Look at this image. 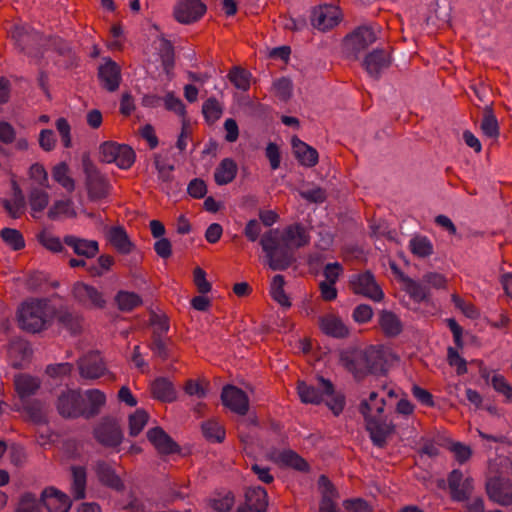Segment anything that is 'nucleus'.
I'll return each mask as SVG.
<instances>
[{"label": "nucleus", "instance_id": "7c9ffc66", "mask_svg": "<svg viewBox=\"0 0 512 512\" xmlns=\"http://www.w3.org/2000/svg\"><path fill=\"white\" fill-rule=\"evenodd\" d=\"M237 175V164L231 158L223 159L214 172V179L218 185H227Z\"/></svg>", "mask_w": 512, "mask_h": 512}, {"label": "nucleus", "instance_id": "20e7f679", "mask_svg": "<svg viewBox=\"0 0 512 512\" xmlns=\"http://www.w3.org/2000/svg\"><path fill=\"white\" fill-rule=\"evenodd\" d=\"M359 412L365 420L366 429L370 434L374 446L382 448L386 445L387 438L394 432L395 426L382 415L369 413V406L366 402H360Z\"/></svg>", "mask_w": 512, "mask_h": 512}, {"label": "nucleus", "instance_id": "1a4fd4ad", "mask_svg": "<svg viewBox=\"0 0 512 512\" xmlns=\"http://www.w3.org/2000/svg\"><path fill=\"white\" fill-rule=\"evenodd\" d=\"M375 41L376 34L373 28L364 25L356 28L352 33L347 35L344 45L346 50L357 58L358 54L366 50Z\"/></svg>", "mask_w": 512, "mask_h": 512}, {"label": "nucleus", "instance_id": "dca6fc26", "mask_svg": "<svg viewBox=\"0 0 512 512\" xmlns=\"http://www.w3.org/2000/svg\"><path fill=\"white\" fill-rule=\"evenodd\" d=\"M490 500L502 506L512 504V481L503 477L490 478L486 483Z\"/></svg>", "mask_w": 512, "mask_h": 512}, {"label": "nucleus", "instance_id": "7ed1b4c3", "mask_svg": "<svg viewBox=\"0 0 512 512\" xmlns=\"http://www.w3.org/2000/svg\"><path fill=\"white\" fill-rule=\"evenodd\" d=\"M55 313L46 300L33 299L23 303L18 312L19 325L23 330L37 333L45 329Z\"/></svg>", "mask_w": 512, "mask_h": 512}, {"label": "nucleus", "instance_id": "4468645a", "mask_svg": "<svg viewBox=\"0 0 512 512\" xmlns=\"http://www.w3.org/2000/svg\"><path fill=\"white\" fill-rule=\"evenodd\" d=\"M341 13L339 9L333 5H321L313 9L311 14V24L320 31H327L340 22Z\"/></svg>", "mask_w": 512, "mask_h": 512}, {"label": "nucleus", "instance_id": "a878e982", "mask_svg": "<svg viewBox=\"0 0 512 512\" xmlns=\"http://www.w3.org/2000/svg\"><path fill=\"white\" fill-rule=\"evenodd\" d=\"M95 472L99 481L103 485L117 491L124 488L121 478L116 474L115 470L109 463L105 461H98L95 464Z\"/></svg>", "mask_w": 512, "mask_h": 512}, {"label": "nucleus", "instance_id": "cd10ccee", "mask_svg": "<svg viewBox=\"0 0 512 512\" xmlns=\"http://www.w3.org/2000/svg\"><path fill=\"white\" fill-rule=\"evenodd\" d=\"M267 491L261 487H253L247 490L245 494V505L242 508H249L256 512H265L268 505Z\"/></svg>", "mask_w": 512, "mask_h": 512}, {"label": "nucleus", "instance_id": "09e8293b", "mask_svg": "<svg viewBox=\"0 0 512 512\" xmlns=\"http://www.w3.org/2000/svg\"><path fill=\"white\" fill-rule=\"evenodd\" d=\"M174 48L171 42L162 37V70L169 80L173 78Z\"/></svg>", "mask_w": 512, "mask_h": 512}, {"label": "nucleus", "instance_id": "c756f323", "mask_svg": "<svg viewBox=\"0 0 512 512\" xmlns=\"http://www.w3.org/2000/svg\"><path fill=\"white\" fill-rule=\"evenodd\" d=\"M379 325L387 337H396L403 330V325L399 317L388 310L381 311Z\"/></svg>", "mask_w": 512, "mask_h": 512}, {"label": "nucleus", "instance_id": "0e129e2a", "mask_svg": "<svg viewBox=\"0 0 512 512\" xmlns=\"http://www.w3.org/2000/svg\"><path fill=\"white\" fill-rule=\"evenodd\" d=\"M343 506L347 512H373L372 506L363 498L347 499Z\"/></svg>", "mask_w": 512, "mask_h": 512}, {"label": "nucleus", "instance_id": "473e14b6", "mask_svg": "<svg viewBox=\"0 0 512 512\" xmlns=\"http://www.w3.org/2000/svg\"><path fill=\"white\" fill-rule=\"evenodd\" d=\"M162 369H172V364H166L167 360L171 362L176 360V348L173 341L170 338L164 339V334L169 330L168 318L162 313Z\"/></svg>", "mask_w": 512, "mask_h": 512}, {"label": "nucleus", "instance_id": "c03bdc74", "mask_svg": "<svg viewBox=\"0 0 512 512\" xmlns=\"http://www.w3.org/2000/svg\"><path fill=\"white\" fill-rule=\"evenodd\" d=\"M411 252L420 258H426L433 254V244L426 236H415L409 241Z\"/></svg>", "mask_w": 512, "mask_h": 512}, {"label": "nucleus", "instance_id": "c85d7f7f", "mask_svg": "<svg viewBox=\"0 0 512 512\" xmlns=\"http://www.w3.org/2000/svg\"><path fill=\"white\" fill-rule=\"evenodd\" d=\"M108 239L111 245L121 254H129L134 248L123 227L115 226L110 228Z\"/></svg>", "mask_w": 512, "mask_h": 512}, {"label": "nucleus", "instance_id": "5701e85b", "mask_svg": "<svg viewBox=\"0 0 512 512\" xmlns=\"http://www.w3.org/2000/svg\"><path fill=\"white\" fill-rule=\"evenodd\" d=\"M318 322L321 331L327 336L343 339L349 335L348 326L336 315L327 314L321 316Z\"/></svg>", "mask_w": 512, "mask_h": 512}, {"label": "nucleus", "instance_id": "6ab92c4d", "mask_svg": "<svg viewBox=\"0 0 512 512\" xmlns=\"http://www.w3.org/2000/svg\"><path fill=\"white\" fill-rule=\"evenodd\" d=\"M86 186L91 200H101L108 196L110 185L107 179L97 170L86 171Z\"/></svg>", "mask_w": 512, "mask_h": 512}, {"label": "nucleus", "instance_id": "a18cd8bd", "mask_svg": "<svg viewBox=\"0 0 512 512\" xmlns=\"http://www.w3.org/2000/svg\"><path fill=\"white\" fill-rule=\"evenodd\" d=\"M49 204V194L40 189L33 188L29 194V205L32 210L33 217H37L36 213L43 212Z\"/></svg>", "mask_w": 512, "mask_h": 512}, {"label": "nucleus", "instance_id": "412c9836", "mask_svg": "<svg viewBox=\"0 0 512 512\" xmlns=\"http://www.w3.org/2000/svg\"><path fill=\"white\" fill-rule=\"evenodd\" d=\"M49 512H68L71 507L69 497L61 491L50 487L41 494V501Z\"/></svg>", "mask_w": 512, "mask_h": 512}, {"label": "nucleus", "instance_id": "0eeeda50", "mask_svg": "<svg viewBox=\"0 0 512 512\" xmlns=\"http://www.w3.org/2000/svg\"><path fill=\"white\" fill-rule=\"evenodd\" d=\"M96 441L104 447H118L123 441V432L119 423L110 418L102 419L93 429Z\"/></svg>", "mask_w": 512, "mask_h": 512}, {"label": "nucleus", "instance_id": "4be33fe9", "mask_svg": "<svg viewBox=\"0 0 512 512\" xmlns=\"http://www.w3.org/2000/svg\"><path fill=\"white\" fill-rule=\"evenodd\" d=\"M318 485L322 493L319 512H339L335 503L339 493L333 483L327 476L321 475L318 479Z\"/></svg>", "mask_w": 512, "mask_h": 512}, {"label": "nucleus", "instance_id": "e2e57ef3", "mask_svg": "<svg viewBox=\"0 0 512 512\" xmlns=\"http://www.w3.org/2000/svg\"><path fill=\"white\" fill-rule=\"evenodd\" d=\"M450 451L454 454L455 459L459 464H464L472 455L470 446L461 442H453L449 447Z\"/></svg>", "mask_w": 512, "mask_h": 512}, {"label": "nucleus", "instance_id": "b1692460", "mask_svg": "<svg viewBox=\"0 0 512 512\" xmlns=\"http://www.w3.org/2000/svg\"><path fill=\"white\" fill-rule=\"evenodd\" d=\"M291 144L294 155L302 166L314 167L318 163L319 155L315 148L297 137L292 138Z\"/></svg>", "mask_w": 512, "mask_h": 512}, {"label": "nucleus", "instance_id": "f257e3e1", "mask_svg": "<svg viewBox=\"0 0 512 512\" xmlns=\"http://www.w3.org/2000/svg\"><path fill=\"white\" fill-rule=\"evenodd\" d=\"M309 243V230L301 223L286 226L281 237L279 229H269L264 232L260 239V246L265 254V262L273 271L288 269L295 260L292 248L299 249Z\"/></svg>", "mask_w": 512, "mask_h": 512}, {"label": "nucleus", "instance_id": "58836bf2", "mask_svg": "<svg viewBox=\"0 0 512 512\" xmlns=\"http://www.w3.org/2000/svg\"><path fill=\"white\" fill-rule=\"evenodd\" d=\"M52 177L67 192L71 193L75 190V181L70 176L69 167L65 162H61L53 167Z\"/></svg>", "mask_w": 512, "mask_h": 512}, {"label": "nucleus", "instance_id": "9d476101", "mask_svg": "<svg viewBox=\"0 0 512 512\" xmlns=\"http://www.w3.org/2000/svg\"><path fill=\"white\" fill-rule=\"evenodd\" d=\"M206 5L201 0H179L174 6V17L181 24L197 22L206 12Z\"/></svg>", "mask_w": 512, "mask_h": 512}, {"label": "nucleus", "instance_id": "ddd939ff", "mask_svg": "<svg viewBox=\"0 0 512 512\" xmlns=\"http://www.w3.org/2000/svg\"><path fill=\"white\" fill-rule=\"evenodd\" d=\"M79 374L88 380L98 379L108 373L107 367L98 352H91L78 361Z\"/></svg>", "mask_w": 512, "mask_h": 512}, {"label": "nucleus", "instance_id": "f03ea898", "mask_svg": "<svg viewBox=\"0 0 512 512\" xmlns=\"http://www.w3.org/2000/svg\"><path fill=\"white\" fill-rule=\"evenodd\" d=\"M339 363L360 380L368 374L384 375L387 372V361L383 352L375 346L361 349L356 346L339 351Z\"/></svg>", "mask_w": 512, "mask_h": 512}, {"label": "nucleus", "instance_id": "39448f33", "mask_svg": "<svg viewBox=\"0 0 512 512\" xmlns=\"http://www.w3.org/2000/svg\"><path fill=\"white\" fill-rule=\"evenodd\" d=\"M99 150L103 162L115 163L121 169H128L135 162V152L128 145L107 141L100 145Z\"/></svg>", "mask_w": 512, "mask_h": 512}, {"label": "nucleus", "instance_id": "864d4df0", "mask_svg": "<svg viewBox=\"0 0 512 512\" xmlns=\"http://www.w3.org/2000/svg\"><path fill=\"white\" fill-rule=\"evenodd\" d=\"M3 205L9 215L13 218H19L25 208V200L20 189H17L14 193L12 200H4Z\"/></svg>", "mask_w": 512, "mask_h": 512}, {"label": "nucleus", "instance_id": "338daca9", "mask_svg": "<svg viewBox=\"0 0 512 512\" xmlns=\"http://www.w3.org/2000/svg\"><path fill=\"white\" fill-rule=\"evenodd\" d=\"M187 193L195 199L204 198L207 193V185L205 181L201 178L192 179L188 183Z\"/></svg>", "mask_w": 512, "mask_h": 512}, {"label": "nucleus", "instance_id": "72a5a7b5", "mask_svg": "<svg viewBox=\"0 0 512 512\" xmlns=\"http://www.w3.org/2000/svg\"><path fill=\"white\" fill-rule=\"evenodd\" d=\"M47 216L51 220L75 217L76 211L73 201L71 199H60L54 201L48 210Z\"/></svg>", "mask_w": 512, "mask_h": 512}, {"label": "nucleus", "instance_id": "69168bd1", "mask_svg": "<svg viewBox=\"0 0 512 512\" xmlns=\"http://www.w3.org/2000/svg\"><path fill=\"white\" fill-rule=\"evenodd\" d=\"M194 284L200 294H207L211 291L212 285L206 279V272L200 268L196 267L193 272Z\"/></svg>", "mask_w": 512, "mask_h": 512}, {"label": "nucleus", "instance_id": "49530a36", "mask_svg": "<svg viewBox=\"0 0 512 512\" xmlns=\"http://www.w3.org/2000/svg\"><path fill=\"white\" fill-rule=\"evenodd\" d=\"M228 78L237 89L244 92L249 90L251 79V73L249 71L236 66L230 70Z\"/></svg>", "mask_w": 512, "mask_h": 512}, {"label": "nucleus", "instance_id": "aec40b11", "mask_svg": "<svg viewBox=\"0 0 512 512\" xmlns=\"http://www.w3.org/2000/svg\"><path fill=\"white\" fill-rule=\"evenodd\" d=\"M98 77L101 85L109 92L116 91L121 83V69L111 59L105 60L98 69Z\"/></svg>", "mask_w": 512, "mask_h": 512}, {"label": "nucleus", "instance_id": "6e6d98bb", "mask_svg": "<svg viewBox=\"0 0 512 512\" xmlns=\"http://www.w3.org/2000/svg\"><path fill=\"white\" fill-rule=\"evenodd\" d=\"M0 236L2 240L15 251L21 250L25 247L24 238L16 229L4 228L2 229Z\"/></svg>", "mask_w": 512, "mask_h": 512}, {"label": "nucleus", "instance_id": "de8ad7c7", "mask_svg": "<svg viewBox=\"0 0 512 512\" xmlns=\"http://www.w3.org/2000/svg\"><path fill=\"white\" fill-rule=\"evenodd\" d=\"M149 419V415L143 409H137L134 413L129 416V435L136 437L146 426Z\"/></svg>", "mask_w": 512, "mask_h": 512}, {"label": "nucleus", "instance_id": "774afa93", "mask_svg": "<svg viewBox=\"0 0 512 512\" xmlns=\"http://www.w3.org/2000/svg\"><path fill=\"white\" fill-rule=\"evenodd\" d=\"M274 89L277 96L286 101L292 94V82L286 77L279 78L274 82Z\"/></svg>", "mask_w": 512, "mask_h": 512}, {"label": "nucleus", "instance_id": "423d86ee", "mask_svg": "<svg viewBox=\"0 0 512 512\" xmlns=\"http://www.w3.org/2000/svg\"><path fill=\"white\" fill-rule=\"evenodd\" d=\"M349 284L355 294L362 295L375 302H380L384 298L381 287L370 271L352 275Z\"/></svg>", "mask_w": 512, "mask_h": 512}, {"label": "nucleus", "instance_id": "f8f14e48", "mask_svg": "<svg viewBox=\"0 0 512 512\" xmlns=\"http://www.w3.org/2000/svg\"><path fill=\"white\" fill-rule=\"evenodd\" d=\"M221 400L225 407L240 416L246 415L249 410L247 394L234 385H226L223 387Z\"/></svg>", "mask_w": 512, "mask_h": 512}, {"label": "nucleus", "instance_id": "052dcab7", "mask_svg": "<svg viewBox=\"0 0 512 512\" xmlns=\"http://www.w3.org/2000/svg\"><path fill=\"white\" fill-rule=\"evenodd\" d=\"M38 240L46 249L52 252H61L63 249L60 238L50 232L42 231L38 235Z\"/></svg>", "mask_w": 512, "mask_h": 512}, {"label": "nucleus", "instance_id": "e433bc0d", "mask_svg": "<svg viewBox=\"0 0 512 512\" xmlns=\"http://www.w3.org/2000/svg\"><path fill=\"white\" fill-rule=\"evenodd\" d=\"M72 471L71 493L76 500L85 498L87 475L84 467L74 466Z\"/></svg>", "mask_w": 512, "mask_h": 512}, {"label": "nucleus", "instance_id": "79ce46f5", "mask_svg": "<svg viewBox=\"0 0 512 512\" xmlns=\"http://www.w3.org/2000/svg\"><path fill=\"white\" fill-rule=\"evenodd\" d=\"M480 128L482 133L488 138H497L499 136V124L491 108L486 107L483 112Z\"/></svg>", "mask_w": 512, "mask_h": 512}, {"label": "nucleus", "instance_id": "2eb2a0df", "mask_svg": "<svg viewBox=\"0 0 512 512\" xmlns=\"http://www.w3.org/2000/svg\"><path fill=\"white\" fill-rule=\"evenodd\" d=\"M57 409L63 417L77 418L84 416V399L80 392L68 390L59 396Z\"/></svg>", "mask_w": 512, "mask_h": 512}, {"label": "nucleus", "instance_id": "5fc2aeb1", "mask_svg": "<svg viewBox=\"0 0 512 512\" xmlns=\"http://www.w3.org/2000/svg\"><path fill=\"white\" fill-rule=\"evenodd\" d=\"M202 432L205 438L212 442L220 443L225 438L223 427L213 420L206 421L202 424Z\"/></svg>", "mask_w": 512, "mask_h": 512}, {"label": "nucleus", "instance_id": "bf43d9fd", "mask_svg": "<svg viewBox=\"0 0 512 512\" xmlns=\"http://www.w3.org/2000/svg\"><path fill=\"white\" fill-rule=\"evenodd\" d=\"M262 227L263 226L258 219H250L243 229V235L250 242H256L257 240L260 241L264 234L262 233Z\"/></svg>", "mask_w": 512, "mask_h": 512}, {"label": "nucleus", "instance_id": "680f3d73", "mask_svg": "<svg viewBox=\"0 0 512 512\" xmlns=\"http://www.w3.org/2000/svg\"><path fill=\"white\" fill-rule=\"evenodd\" d=\"M491 384L495 391L504 395L507 400L512 399V386L507 382L503 375L495 374L491 379Z\"/></svg>", "mask_w": 512, "mask_h": 512}, {"label": "nucleus", "instance_id": "13d9d810", "mask_svg": "<svg viewBox=\"0 0 512 512\" xmlns=\"http://www.w3.org/2000/svg\"><path fill=\"white\" fill-rule=\"evenodd\" d=\"M15 512H41V502L32 493H25Z\"/></svg>", "mask_w": 512, "mask_h": 512}, {"label": "nucleus", "instance_id": "9b49d317", "mask_svg": "<svg viewBox=\"0 0 512 512\" xmlns=\"http://www.w3.org/2000/svg\"><path fill=\"white\" fill-rule=\"evenodd\" d=\"M448 487L450 490L451 498L457 502L467 501L473 490V479L471 477H464L459 469H453L447 478Z\"/></svg>", "mask_w": 512, "mask_h": 512}, {"label": "nucleus", "instance_id": "ea45409f", "mask_svg": "<svg viewBox=\"0 0 512 512\" xmlns=\"http://www.w3.org/2000/svg\"><path fill=\"white\" fill-rule=\"evenodd\" d=\"M117 307L122 312H130L140 306L142 300L135 292L121 290L115 296Z\"/></svg>", "mask_w": 512, "mask_h": 512}, {"label": "nucleus", "instance_id": "2f4dec72", "mask_svg": "<svg viewBox=\"0 0 512 512\" xmlns=\"http://www.w3.org/2000/svg\"><path fill=\"white\" fill-rule=\"evenodd\" d=\"M276 461L284 466L291 467L300 472H307L309 465L304 458H302L295 451L287 449L283 451H276Z\"/></svg>", "mask_w": 512, "mask_h": 512}, {"label": "nucleus", "instance_id": "393cba45", "mask_svg": "<svg viewBox=\"0 0 512 512\" xmlns=\"http://www.w3.org/2000/svg\"><path fill=\"white\" fill-rule=\"evenodd\" d=\"M64 243L71 247L75 254L86 258H93L99 251L98 242L95 240H87L68 235L64 237Z\"/></svg>", "mask_w": 512, "mask_h": 512}, {"label": "nucleus", "instance_id": "bb28decb", "mask_svg": "<svg viewBox=\"0 0 512 512\" xmlns=\"http://www.w3.org/2000/svg\"><path fill=\"white\" fill-rule=\"evenodd\" d=\"M320 388L323 391V395L330 396V399L326 401V405L333 412L335 416L342 413L345 407V397L342 394H335L333 383L325 379L324 377L318 378Z\"/></svg>", "mask_w": 512, "mask_h": 512}, {"label": "nucleus", "instance_id": "a19ab883", "mask_svg": "<svg viewBox=\"0 0 512 512\" xmlns=\"http://www.w3.org/2000/svg\"><path fill=\"white\" fill-rule=\"evenodd\" d=\"M284 285V276L280 274L275 275L270 284V294L281 306L289 308L291 306V302L284 291Z\"/></svg>", "mask_w": 512, "mask_h": 512}, {"label": "nucleus", "instance_id": "6e6552de", "mask_svg": "<svg viewBox=\"0 0 512 512\" xmlns=\"http://www.w3.org/2000/svg\"><path fill=\"white\" fill-rule=\"evenodd\" d=\"M72 295L74 300L85 309H103L106 306L103 293L84 282H77L73 285Z\"/></svg>", "mask_w": 512, "mask_h": 512}, {"label": "nucleus", "instance_id": "4d7b16f0", "mask_svg": "<svg viewBox=\"0 0 512 512\" xmlns=\"http://www.w3.org/2000/svg\"><path fill=\"white\" fill-rule=\"evenodd\" d=\"M407 289L410 296L417 302L425 301L430 295V290L422 279L421 281L410 279L407 283Z\"/></svg>", "mask_w": 512, "mask_h": 512}, {"label": "nucleus", "instance_id": "8fccbe9b", "mask_svg": "<svg viewBox=\"0 0 512 512\" xmlns=\"http://www.w3.org/2000/svg\"><path fill=\"white\" fill-rule=\"evenodd\" d=\"M223 113V107L215 97L208 98L202 105V114L209 123L216 122Z\"/></svg>", "mask_w": 512, "mask_h": 512}, {"label": "nucleus", "instance_id": "603ef678", "mask_svg": "<svg viewBox=\"0 0 512 512\" xmlns=\"http://www.w3.org/2000/svg\"><path fill=\"white\" fill-rule=\"evenodd\" d=\"M57 319L59 324L71 334H77L82 329V318L68 311L60 312Z\"/></svg>", "mask_w": 512, "mask_h": 512}, {"label": "nucleus", "instance_id": "a211bd4d", "mask_svg": "<svg viewBox=\"0 0 512 512\" xmlns=\"http://www.w3.org/2000/svg\"><path fill=\"white\" fill-rule=\"evenodd\" d=\"M391 64V56L385 49H374L363 61L367 73L374 79L380 78L382 72Z\"/></svg>", "mask_w": 512, "mask_h": 512}, {"label": "nucleus", "instance_id": "f3484780", "mask_svg": "<svg viewBox=\"0 0 512 512\" xmlns=\"http://www.w3.org/2000/svg\"><path fill=\"white\" fill-rule=\"evenodd\" d=\"M9 37L26 53L30 54V47L38 46L42 40L39 32L28 25H13L8 31Z\"/></svg>", "mask_w": 512, "mask_h": 512}, {"label": "nucleus", "instance_id": "c9c22d12", "mask_svg": "<svg viewBox=\"0 0 512 512\" xmlns=\"http://www.w3.org/2000/svg\"><path fill=\"white\" fill-rule=\"evenodd\" d=\"M86 398L88 404L84 403V417L90 418L99 413L100 408L105 404V394L98 389L87 390Z\"/></svg>", "mask_w": 512, "mask_h": 512}, {"label": "nucleus", "instance_id": "37998d69", "mask_svg": "<svg viewBox=\"0 0 512 512\" xmlns=\"http://www.w3.org/2000/svg\"><path fill=\"white\" fill-rule=\"evenodd\" d=\"M298 395L303 403L319 404L322 401L323 391L305 382H299L297 386Z\"/></svg>", "mask_w": 512, "mask_h": 512}, {"label": "nucleus", "instance_id": "4c0bfd02", "mask_svg": "<svg viewBox=\"0 0 512 512\" xmlns=\"http://www.w3.org/2000/svg\"><path fill=\"white\" fill-rule=\"evenodd\" d=\"M30 354L31 349L25 341L18 340L9 345L8 355L14 367H21Z\"/></svg>", "mask_w": 512, "mask_h": 512}, {"label": "nucleus", "instance_id": "f704fd0d", "mask_svg": "<svg viewBox=\"0 0 512 512\" xmlns=\"http://www.w3.org/2000/svg\"><path fill=\"white\" fill-rule=\"evenodd\" d=\"M15 388L20 396V398L24 399L26 397H29L39 389L40 387V381L38 378L21 374L15 377L14 380Z\"/></svg>", "mask_w": 512, "mask_h": 512}, {"label": "nucleus", "instance_id": "3c124183", "mask_svg": "<svg viewBox=\"0 0 512 512\" xmlns=\"http://www.w3.org/2000/svg\"><path fill=\"white\" fill-rule=\"evenodd\" d=\"M180 453V446L162 430V468H165L164 464L169 462L170 456L175 459L174 455L179 456Z\"/></svg>", "mask_w": 512, "mask_h": 512}]
</instances>
